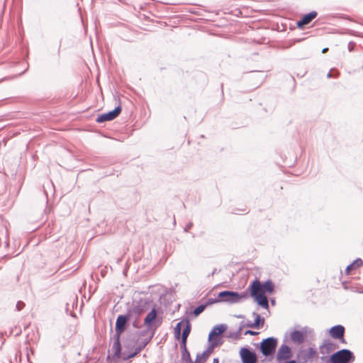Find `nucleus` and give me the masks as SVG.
I'll return each instance as SVG.
<instances>
[{"instance_id":"f257e3e1","label":"nucleus","mask_w":363,"mask_h":363,"mask_svg":"<svg viewBox=\"0 0 363 363\" xmlns=\"http://www.w3.org/2000/svg\"><path fill=\"white\" fill-rule=\"evenodd\" d=\"M274 291V285L270 281L264 282L263 284L255 280L251 285L250 292L252 297H254L256 302L262 308H268V301L266 292L269 294Z\"/></svg>"},{"instance_id":"6ab92c4d","label":"nucleus","mask_w":363,"mask_h":363,"mask_svg":"<svg viewBox=\"0 0 363 363\" xmlns=\"http://www.w3.org/2000/svg\"><path fill=\"white\" fill-rule=\"evenodd\" d=\"M206 306L204 305H201L199 306H198L196 308H195L194 311V313L196 316L199 315L200 313H201L204 309H205Z\"/></svg>"},{"instance_id":"20e7f679","label":"nucleus","mask_w":363,"mask_h":363,"mask_svg":"<svg viewBox=\"0 0 363 363\" xmlns=\"http://www.w3.org/2000/svg\"><path fill=\"white\" fill-rule=\"evenodd\" d=\"M354 359L352 353L347 350H342L331 356L332 363H347Z\"/></svg>"},{"instance_id":"dca6fc26","label":"nucleus","mask_w":363,"mask_h":363,"mask_svg":"<svg viewBox=\"0 0 363 363\" xmlns=\"http://www.w3.org/2000/svg\"><path fill=\"white\" fill-rule=\"evenodd\" d=\"M208 356H209V352H208V351L204 352L203 353L197 355L196 362L197 363H203L206 361Z\"/></svg>"},{"instance_id":"2eb2a0df","label":"nucleus","mask_w":363,"mask_h":363,"mask_svg":"<svg viewBox=\"0 0 363 363\" xmlns=\"http://www.w3.org/2000/svg\"><path fill=\"white\" fill-rule=\"evenodd\" d=\"M291 337L294 341L297 342H301L303 340V335L302 333L299 331H294L291 334Z\"/></svg>"},{"instance_id":"aec40b11","label":"nucleus","mask_w":363,"mask_h":363,"mask_svg":"<svg viewBox=\"0 0 363 363\" xmlns=\"http://www.w3.org/2000/svg\"><path fill=\"white\" fill-rule=\"evenodd\" d=\"M113 348H115L116 354H118L120 352L121 347H120L118 337L117 338L116 341L114 342Z\"/></svg>"},{"instance_id":"b1692460","label":"nucleus","mask_w":363,"mask_h":363,"mask_svg":"<svg viewBox=\"0 0 363 363\" xmlns=\"http://www.w3.org/2000/svg\"><path fill=\"white\" fill-rule=\"evenodd\" d=\"M328 48H324L322 51L323 53H325L328 51Z\"/></svg>"},{"instance_id":"5701e85b","label":"nucleus","mask_w":363,"mask_h":363,"mask_svg":"<svg viewBox=\"0 0 363 363\" xmlns=\"http://www.w3.org/2000/svg\"><path fill=\"white\" fill-rule=\"evenodd\" d=\"M213 363H219L218 359L215 358V359H213Z\"/></svg>"},{"instance_id":"6e6552de","label":"nucleus","mask_w":363,"mask_h":363,"mask_svg":"<svg viewBox=\"0 0 363 363\" xmlns=\"http://www.w3.org/2000/svg\"><path fill=\"white\" fill-rule=\"evenodd\" d=\"M317 16V13L315 11H311L307 14H306L301 21L297 22V26L298 28H302L303 26L308 24L311 22Z\"/></svg>"},{"instance_id":"0eeeda50","label":"nucleus","mask_w":363,"mask_h":363,"mask_svg":"<svg viewBox=\"0 0 363 363\" xmlns=\"http://www.w3.org/2000/svg\"><path fill=\"white\" fill-rule=\"evenodd\" d=\"M240 355L243 363H255L257 361L255 354L247 348H242Z\"/></svg>"},{"instance_id":"393cba45","label":"nucleus","mask_w":363,"mask_h":363,"mask_svg":"<svg viewBox=\"0 0 363 363\" xmlns=\"http://www.w3.org/2000/svg\"><path fill=\"white\" fill-rule=\"evenodd\" d=\"M328 77H331V74H330V72H329V73H328Z\"/></svg>"},{"instance_id":"9b49d317","label":"nucleus","mask_w":363,"mask_h":363,"mask_svg":"<svg viewBox=\"0 0 363 363\" xmlns=\"http://www.w3.org/2000/svg\"><path fill=\"white\" fill-rule=\"evenodd\" d=\"M157 313L155 309H152L145 318V324L147 326H150L153 321L155 320Z\"/></svg>"},{"instance_id":"9d476101","label":"nucleus","mask_w":363,"mask_h":363,"mask_svg":"<svg viewBox=\"0 0 363 363\" xmlns=\"http://www.w3.org/2000/svg\"><path fill=\"white\" fill-rule=\"evenodd\" d=\"M345 328L342 325H335L330 328V335L335 339L342 338L344 335Z\"/></svg>"},{"instance_id":"f3484780","label":"nucleus","mask_w":363,"mask_h":363,"mask_svg":"<svg viewBox=\"0 0 363 363\" xmlns=\"http://www.w3.org/2000/svg\"><path fill=\"white\" fill-rule=\"evenodd\" d=\"M184 321L179 322L177 324L174 328V333L177 337H179L182 328L184 327Z\"/></svg>"},{"instance_id":"a211bd4d","label":"nucleus","mask_w":363,"mask_h":363,"mask_svg":"<svg viewBox=\"0 0 363 363\" xmlns=\"http://www.w3.org/2000/svg\"><path fill=\"white\" fill-rule=\"evenodd\" d=\"M290 352V350L289 348L287 347V346H281V347L280 348L279 351V353H278V356L279 357H282L283 355H282V353H286V354H289Z\"/></svg>"},{"instance_id":"f03ea898","label":"nucleus","mask_w":363,"mask_h":363,"mask_svg":"<svg viewBox=\"0 0 363 363\" xmlns=\"http://www.w3.org/2000/svg\"><path fill=\"white\" fill-rule=\"evenodd\" d=\"M246 297V294H240L234 291H224L218 294V299L210 300L209 302L211 303H213L220 301H225L230 303H235L241 301Z\"/></svg>"},{"instance_id":"a878e982","label":"nucleus","mask_w":363,"mask_h":363,"mask_svg":"<svg viewBox=\"0 0 363 363\" xmlns=\"http://www.w3.org/2000/svg\"><path fill=\"white\" fill-rule=\"evenodd\" d=\"M196 363H197V362H196Z\"/></svg>"},{"instance_id":"ddd939ff","label":"nucleus","mask_w":363,"mask_h":363,"mask_svg":"<svg viewBox=\"0 0 363 363\" xmlns=\"http://www.w3.org/2000/svg\"><path fill=\"white\" fill-rule=\"evenodd\" d=\"M184 327L182 328V342L184 344L186 343V338L190 333V325L187 321H185Z\"/></svg>"},{"instance_id":"7ed1b4c3","label":"nucleus","mask_w":363,"mask_h":363,"mask_svg":"<svg viewBox=\"0 0 363 363\" xmlns=\"http://www.w3.org/2000/svg\"><path fill=\"white\" fill-rule=\"evenodd\" d=\"M227 329V325L225 324H220L213 327L212 330L208 335V341L212 347L218 345V336L224 333Z\"/></svg>"},{"instance_id":"f8f14e48","label":"nucleus","mask_w":363,"mask_h":363,"mask_svg":"<svg viewBox=\"0 0 363 363\" xmlns=\"http://www.w3.org/2000/svg\"><path fill=\"white\" fill-rule=\"evenodd\" d=\"M362 264V261L361 259H357L354 260L351 264L347 267L346 268V274H349L351 270L360 267Z\"/></svg>"},{"instance_id":"1a4fd4ad","label":"nucleus","mask_w":363,"mask_h":363,"mask_svg":"<svg viewBox=\"0 0 363 363\" xmlns=\"http://www.w3.org/2000/svg\"><path fill=\"white\" fill-rule=\"evenodd\" d=\"M127 322V318L124 315H119L117 318L116 323V331L119 336L125 329V326Z\"/></svg>"},{"instance_id":"423d86ee","label":"nucleus","mask_w":363,"mask_h":363,"mask_svg":"<svg viewBox=\"0 0 363 363\" xmlns=\"http://www.w3.org/2000/svg\"><path fill=\"white\" fill-rule=\"evenodd\" d=\"M121 111L120 106H117L113 111H109L106 113L101 114L98 116L96 121L98 123H103L104 121H110L116 118Z\"/></svg>"},{"instance_id":"4be33fe9","label":"nucleus","mask_w":363,"mask_h":363,"mask_svg":"<svg viewBox=\"0 0 363 363\" xmlns=\"http://www.w3.org/2000/svg\"><path fill=\"white\" fill-rule=\"evenodd\" d=\"M135 313L137 314H140L143 312V310L142 309H135Z\"/></svg>"},{"instance_id":"39448f33","label":"nucleus","mask_w":363,"mask_h":363,"mask_svg":"<svg viewBox=\"0 0 363 363\" xmlns=\"http://www.w3.org/2000/svg\"><path fill=\"white\" fill-rule=\"evenodd\" d=\"M277 347V340L273 337H269L264 340L261 343V351L265 356L273 354Z\"/></svg>"},{"instance_id":"412c9836","label":"nucleus","mask_w":363,"mask_h":363,"mask_svg":"<svg viewBox=\"0 0 363 363\" xmlns=\"http://www.w3.org/2000/svg\"><path fill=\"white\" fill-rule=\"evenodd\" d=\"M245 334H246V335H247V334H250V335H255L258 334V333H257V332H254V331H252V330H247V331H246V332H245Z\"/></svg>"},{"instance_id":"4468645a","label":"nucleus","mask_w":363,"mask_h":363,"mask_svg":"<svg viewBox=\"0 0 363 363\" xmlns=\"http://www.w3.org/2000/svg\"><path fill=\"white\" fill-rule=\"evenodd\" d=\"M253 316L255 317V322L253 324L250 325V327L258 328L264 323V319H261L259 314L254 313Z\"/></svg>"}]
</instances>
